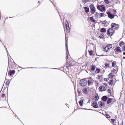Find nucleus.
<instances>
[{
    "label": "nucleus",
    "instance_id": "nucleus-6",
    "mask_svg": "<svg viewBox=\"0 0 125 125\" xmlns=\"http://www.w3.org/2000/svg\"><path fill=\"white\" fill-rule=\"evenodd\" d=\"M66 31L68 32L69 31L70 27L69 22L66 20L65 22Z\"/></svg>",
    "mask_w": 125,
    "mask_h": 125
},
{
    "label": "nucleus",
    "instance_id": "nucleus-40",
    "mask_svg": "<svg viewBox=\"0 0 125 125\" xmlns=\"http://www.w3.org/2000/svg\"><path fill=\"white\" fill-rule=\"evenodd\" d=\"M104 34L103 33L101 34L99 36V38H102L104 37Z\"/></svg>",
    "mask_w": 125,
    "mask_h": 125
},
{
    "label": "nucleus",
    "instance_id": "nucleus-61",
    "mask_svg": "<svg viewBox=\"0 0 125 125\" xmlns=\"http://www.w3.org/2000/svg\"><path fill=\"white\" fill-rule=\"evenodd\" d=\"M0 42H1V40H0Z\"/></svg>",
    "mask_w": 125,
    "mask_h": 125
},
{
    "label": "nucleus",
    "instance_id": "nucleus-8",
    "mask_svg": "<svg viewBox=\"0 0 125 125\" xmlns=\"http://www.w3.org/2000/svg\"><path fill=\"white\" fill-rule=\"evenodd\" d=\"M106 13L108 15V17L111 19H113L115 16V15L112 14L109 11H107Z\"/></svg>",
    "mask_w": 125,
    "mask_h": 125
},
{
    "label": "nucleus",
    "instance_id": "nucleus-10",
    "mask_svg": "<svg viewBox=\"0 0 125 125\" xmlns=\"http://www.w3.org/2000/svg\"><path fill=\"white\" fill-rule=\"evenodd\" d=\"M92 106L95 108H97L98 107V104L96 101L94 102L92 104Z\"/></svg>",
    "mask_w": 125,
    "mask_h": 125
},
{
    "label": "nucleus",
    "instance_id": "nucleus-46",
    "mask_svg": "<svg viewBox=\"0 0 125 125\" xmlns=\"http://www.w3.org/2000/svg\"><path fill=\"white\" fill-rule=\"evenodd\" d=\"M109 79L108 78H104V81H107L108 80H109Z\"/></svg>",
    "mask_w": 125,
    "mask_h": 125
},
{
    "label": "nucleus",
    "instance_id": "nucleus-4",
    "mask_svg": "<svg viewBox=\"0 0 125 125\" xmlns=\"http://www.w3.org/2000/svg\"><path fill=\"white\" fill-rule=\"evenodd\" d=\"M89 7L91 9V12L92 14H94L96 11V10L93 4H91L90 5Z\"/></svg>",
    "mask_w": 125,
    "mask_h": 125
},
{
    "label": "nucleus",
    "instance_id": "nucleus-56",
    "mask_svg": "<svg viewBox=\"0 0 125 125\" xmlns=\"http://www.w3.org/2000/svg\"><path fill=\"white\" fill-rule=\"evenodd\" d=\"M84 90H85H85H86V91H87V90H86V89H84Z\"/></svg>",
    "mask_w": 125,
    "mask_h": 125
},
{
    "label": "nucleus",
    "instance_id": "nucleus-16",
    "mask_svg": "<svg viewBox=\"0 0 125 125\" xmlns=\"http://www.w3.org/2000/svg\"><path fill=\"white\" fill-rule=\"evenodd\" d=\"M113 99L112 98H109L107 99V103L108 104L110 103L113 101Z\"/></svg>",
    "mask_w": 125,
    "mask_h": 125
},
{
    "label": "nucleus",
    "instance_id": "nucleus-3",
    "mask_svg": "<svg viewBox=\"0 0 125 125\" xmlns=\"http://www.w3.org/2000/svg\"><path fill=\"white\" fill-rule=\"evenodd\" d=\"M97 9L100 11L101 12L104 11L105 10V7L104 5H100L97 7Z\"/></svg>",
    "mask_w": 125,
    "mask_h": 125
},
{
    "label": "nucleus",
    "instance_id": "nucleus-21",
    "mask_svg": "<svg viewBox=\"0 0 125 125\" xmlns=\"http://www.w3.org/2000/svg\"><path fill=\"white\" fill-rule=\"evenodd\" d=\"M95 65H92L91 67V70L92 71H94L95 70Z\"/></svg>",
    "mask_w": 125,
    "mask_h": 125
},
{
    "label": "nucleus",
    "instance_id": "nucleus-11",
    "mask_svg": "<svg viewBox=\"0 0 125 125\" xmlns=\"http://www.w3.org/2000/svg\"><path fill=\"white\" fill-rule=\"evenodd\" d=\"M15 72L14 70H12L8 72V74L10 76H11L12 74H14Z\"/></svg>",
    "mask_w": 125,
    "mask_h": 125
},
{
    "label": "nucleus",
    "instance_id": "nucleus-29",
    "mask_svg": "<svg viewBox=\"0 0 125 125\" xmlns=\"http://www.w3.org/2000/svg\"><path fill=\"white\" fill-rule=\"evenodd\" d=\"M106 22V20L102 21H100V23H101L103 24H105Z\"/></svg>",
    "mask_w": 125,
    "mask_h": 125
},
{
    "label": "nucleus",
    "instance_id": "nucleus-52",
    "mask_svg": "<svg viewBox=\"0 0 125 125\" xmlns=\"http://www.w3.org/2000/svg\"><path fill=\"white\" fill-rule=\"evenodd\" d=\"M23 68V69H26V68Z\"/></svg>",
    "mask_w": 125,
    "mask_h": 125
},
{
    "label": "nucleus",
    "instance_id": "nucleus-64",
    "mask_svg": "<svg viewBox=\"0 0 125 125\" xmlns=\"http://www.w3.org/2000/svg\"><path fill=\"white\" fill-rule=\"evenodd\" d=\"M116 16H117V15H116Z\"/></svg>",
    "mask_w": 125,
    "mask_h": 125
},
{
    "label": "nucleus",
    "instance_id": "nucleus-13",
    "mask_svg": "<svg viewBox=\"0 0 125 125\" xmlns=\"http://www.w3.org/2000/svg\"><path fill=\"white\" fill-rule=\"evenodd\" d=\"M99 90L100 91H105L106 89L104 86H101L99 87Z\"/></svg>",
    "mask_w": 125,
    "mask_h": 125
},
{
    "label": "nucleus",
    "instance_id": "nucleus-19",
    "mask_svg": "<svg viewBox=\"0 0 125 125\" xmlns=\"http://www.w3.org/2000/svg\"><path fill=\"white\" fill-rule=\"evenodd\" d=\"M106 31V30L105 28H102L101 29L100 32H102L104 33Z\"/></svg>",
    "mask_w": 125,
    "mask_h": 125
},
{
    "label": "nucleus",
    "instance_id": "nucleus-37",
    "mask_svg": "<svg viewBox=\"0 0 125 125\" xmlns=\"http://www.w3.org/2000/svg\"><path fill=\"white\" fill-rule=\"evenodd\" d=\"M104 1L106 4H108L109 3V1L108 0H104Z\"/></svg>",
    "mask_w": 125,
    "mask_h": 125
},
{
    "label": "nucleus",
    "instance_id": "nucleus-49",
    "mask_svg": "<svg viewBox=\"0 0 125 125\" xmlns=\"http://www.w3.org/2000/svg\"><path fill=\"white\" fill-rule=\"evenodd\" d=\"M86 1L87 2H89L90 1V0H86Z\"/></svg>",
    "mask_w": 125,
    "mask_h": 125
},
{
    "label": "nucleus",
    "instance_id": "nucleus-1",
    "mask_svg": "<svg viewBox=\"0 0 125 125\" xmlns=\"http://www.w3.org/2000/svg\"><path fill=\"white\" fill-rule=\"evenodd\" d=\"M87 81L86 80V79L84 78L81 80L79 83L81 86H84L87 84Z\"/></svg>",
    "mask_w": 125,
    "mask_h": 125
},
{
    "label": "nucleus",
    "instance_id": "nucleus-27",
    "mask_svg": "<svg viewBox=\"0 0 125 125\" xmlns=\"http://www.w3.org/2000/svg\"><path fill=\"white\" fill-rule=\"evenodd\" d=\"M90 19L91 21L93 22H95V20L93 18V17H90Z\"/></svg>",
    "mask_w": 125,
    "mask_h": 125
},
{
    "label": "nucleus",
    "instance_id": "nucleus-60",
    "mask_svg": "<svg viewBox=\"0 0 125 125\" xmlns=\"http://www.w3.org/2000/svg\"><path fill=\"white\" fill-rule=\"evenodd\" d=\"M39 2H39V1H38V3H39Z\"/></svg>",
    "mask_w": 125,
    "mask_h": 125
},
{
    "label": "nucleus",
    "instance_id": "nucleus-39",
    "mask_svg": "<svg viewBox=\"0 0 125 125\" xmlns=\"http://www.w3.org/2000/svg\"><path fill=\"white\" fill-rule=\"evenodd\" d=\"M109 64L108 63H105V65L106 68L108 67H109Z\"/></svg>",
    "mask_w": 125,
    "mask_h": 125
},
{
    "label": "nucleus",
    "instance_id": "nucleus-33",
    "mask_svg": "<svg viewBox=\"0 0 125 125\" xmlns=\"http://www.w3.org/2000/svg\"><path fill=\"white\" fill-rule=\"evenodd\" d=\"M99 15V13L97 12H96L95 14V17L96 18H98Z\"/></svg>",
    "mask_w": 125,
    "mask_h": 125
},
{
    "label": "nucleus",
    "instance_id": "nucleus-43",
    "mask_svg": "<svg viewBox=\"0 0 125 125\" xmlns=\"http://www.w3.org/2000/svg\"><path fill=\"white\" fill-rule=\"evenodd\" d=\"M106 117L107 118H109L110 116L108 114H106Z\"/></svg>",
    "mask_w": 125,
    "mask_h": 125
},
{
    "label": "nucleus",
    "instance_id": "nucleus-38",
    "mask_svg": "<svg viewBox=\"0 0 125 125\" xmlns=\"http://www.w3.org/2000/svg\"><path fill=\"white\" fill-rule=\"evenodd\" d=\"M12 63L11 61H8V66L10 65L11 66H12Z\"/></svg>",
    "mask_w": 125,
    "mask_h": 125
},
{
    "label": "nucleus",
    "instance_id": "nucleus-32",
    "mask_svg": "<svg viewBox=\"0 0 125 125\" xmlns=\"http://www.w3.org/2000/svg\"><path fill=\"white\" fill-rule=\"evenodd\" d=\"M100 71V69L99 68H96V72L97 73H99Z\"/></svg>",
    "mask_w": 125,
    "mask_h": 125
},
{
    "label": "nucleus",
    "instance_id": "nucleus-55",
    "mask_svg": "<svg viewBox=\"0 0 125 125\" xmlns=\"http://www.w3.org/2000/svg\"><path fill=\"white\" fill-rule=\"evenodd\" d=\"M84 1H85V3H86V2H86V0H85Z\"/></svg>",
    "mask_w": 125,
    "mask_h": 125
},
{
    "label": "nucleus",
    "instance_id": "nucleus-36",
    "mask_svg": "<svg viewBox=\"0 0 125 125\" xmlns=\"http://www.w3.org/2000/svg\"><path fill=\"white\" fill-rule=\"evenodd\" d=\"M108 92L109 94V95H111V91L110 89H108Z\"/></svg>",
    "mask_w": 125,
    "mask_h": 125
},
{
    "label": "nucleus",
    "instance_id": "nucleus-2",
    "mask_svg": "<svg viewBox=\"0 0 125 125\" xmlns=\"http://www.w3.org/2000/svg\"><path fill=\"white\" fill-rule=\"evenodd\" d=\"M115 33L114 29L112 28H110L108 29L107 31V34L109 36H112Z\"/></svg>",
    "mask_w": 125,
    "mask_h": 125
},
{
    "label": "nucleus",
    "instance_id": "nucleus-54",
    "mask_svg": "<svg viewBox=\"0 0 125 125\" xmlns=\"http://www.w3.org/2000/svg\"><path fill=\"white\" fill-rule=\"evenodd\" d=\"M67 107H68V106H69V105H68V104H67Z\"/></svg>",
    "mask_w": 125,
    "mask_h": 125
},
{
    "label": "nucleus",
    "instance_id": "nucleus-63",
    "mask_svg": "<svg viewBox=\"0 0 125 125\" xmlns=\"http://www.w3.org/2000/svg\"><path fill=\"white\" fill-rule=\"evenodd\" d=\"M116 16H117V15H116Z\"/></svg>",
    "mask_w": 125,
    "mask_h": 125
},
{
    "label": "nucleus",
    "instance_id": "nucleus-31",
    "mask_svg": "<svg viewBox=\"0 0 125 125\" xmlns=\"http://www.w3.org/2000/svg\"><path fill=\"white\" fill-rule=\"evenodd\" d=\"M100 16L101 17H102L103 16H104L105 14V13H100Z\"/></svg>",
    "mask_w": 125,
    "mask_h": 125
},
{
    "label": "nucleus",
    "instance_id": "nucleus-9",
    "mask_svg": "<svg viewBox=\"0 0 125 125\" xmlns=\"http://www.w3.org/2000/svg\"><path fill=\"white\" fill-rule=\"evenodd\" d=\"M98 104L100 108H101L104 107L105 106L104 103L101 101L98 102Z\"/></svg>",
    "mask_w": 125,
    "mask_h": 125
},
{
    "label": "nucleus",
    "instance_id": "nucleus-35",
    "mask_svg": "<svg viewBox=\"0 0 125 125\" xmlns=\"http://www.w3.org/2000/svg\"><path fill=\"white\" fill-rule=\"evenodd\" d=\"M88 51L89 53V55H92L93 54H92L93 51L91 50L90 51L88 50Z\"/></svg>",
    "mask_w": 125,
    "mask_h": 125
},
{
    "label": "nucleus",
    "instance_id": "nucleus-41",
    "mask_svg": "<svg viewBox=\"0 0 125 125\" xmlns=\"http://www.w3.org/2000/svg\"><path fill=\"white\" fill-rule=\"evenodd\" d=\"M116 62L115 61H113L112 63V66L113 67H114L115 66V63Z\"/></svg>",
    "mask_w": 125,
    "mask_h": 125
},
{
    "label": "nucleus",
    "instance_id": "nucleus-24",
    "mask_svg": "<svg viewBox=\"0 0 125 125\" xmlns=\"http://www.w3.org/2000/svg\"><path fill=\"white\" fill-rule=\"evenodd\" d=\"M113 79L110 80L108 82V83L109 85H112L113 84Z\"/></svg>",
    "mask_w": 125,
    "mask_h": 125
},
{
    "label": "nucleus",
    "instance_id": "nucleus-42",
    "mask_svg": "<svg viewBox=\"0 0 125 125\" xmlns=\"http://www.w3.org/2000/svg\"><path fill=\"white\" fill-rule=\"evenodd\" d=\"M123 51H125V45H124L122 48Z\"/></svg>",
    "mask_w": 125,
    "mask_h": 125
},
{
    "label": "nucleus",
    "instance_id": "nucleus-25",
    "mask_svg": "<svg viewBox=\"0 0 125 125\" xmlns=\"http://www.w3.org/2000/svg\"><path fill=\"white\" fill-rule=\"evenodd\" d=\"M83 100H81L79 101V105L81 106H82L83 105Z\"/></svg>",
    "mask_w": 125,
    "mask_h": 125
},
{
    "label": "nucleus",
    "instance_id": "nucleus-62",
    "mask_svg": "<svg viewBox=\"0 0 125 125\" xmlns=\"http://www.w3.org/2000/svg\"><path fill=\"white\" fill-rule=\"evenodd\" d=\"M116 16H117V15H116Z\"/></svg>",
    "mask_w": 125,
    "mask_h": 125
},
{
    "label": "nucleus",
    "instance_id": "nucleus-26",
    "mask_svg": "<svg viewBox=\"0 0 125 125\" xmlns=\"http://www.w3.org/2000/svg\"><path fill=\"white\" fill-rule=\"evenodd\" d=\"M124 42L123 41H121L120 42L119 45L120 47H121L122 45H124Z\"/></svg>",
    "mask_w": 125,
    "mask_h": 125
},
{
    "label": "nucleus",
    "instance_id": "nucleus-14",
    "mask_svg": "<svg viewBox=\"0 0 125 125\" xmlns=\"http://www.w3.org/2000/svg\"><path fill=\"white\" fill-rule=\"evenodd\" d=\"M110 50L109 49L108 46L107 45L103 49V51L104 52H107L109 51Z\"/></svg>",
    "mask_w": 125,
    "mask_h": 125
},
{
    "label": "nucleus",
    "instance_id": "nucleus-58",
    "mask_svg": "<svg viewBox=\"0 0 125 125\" xmlns=\"http://www.w3.org/2000/svg\"><path fill=\"white\" fill-rule=\"evenodd\" d=\"M8 17H7L6 18V19H8Z\"/></svg>",
    "mask_w": 125,
    "mask_h": 125
},
{
    "label": "nucleus",
    "instance_id": "nucleus-48",
    "mask_svg": "<svg viewBox=\"0 0 125 125\" xmlns=\"http://www.w3.org/2000/svg\"><path fill=\"white\" fill-rule=\"evenodd\" d=\"M113 12H114L115 14H116V11L115 10H113Z\"/></svg>",
    "mask_w": 125,
    "mask_h": 125
},
{
    "label": "nucleus",
    "instance_id": "nucleus-51",
    "mask_svg": "<svg viewBox=\"0 0 125 125\" xmlns=\"http://www.w3.org/2000/svg\"><path fill=\"white\" fill-rule=\"evenodd\" d=\"M123 55H125V52H124L123 53Z\"/></svg>",
    "mask_w": 125,
    "mask_h": 125
},
{
    "label": "nucleus",
    "instance_id": "nucleus-15",
    "mask_svg": "<svg viewBox=\"0 0 125 125\" xmlns=\"http://www.w3.org/2000/svg\"><path fill=\"white\" fill-rule=\"evenodd\" d=\"M108 98V97L106 96L105 95L102 97V98L101 99L104 102H105L107 99Z\"/></svg>",
    "mask_w": 125,
    "mask_h": 125
},
{
    "label": "nucleus",
    "instance_id": "nucleus-28",
    "mask_svg": "<svg viewBox=\"0 0 125 125\" xmlns=\"http://www.w3.org/2000/svg\"><path fill=\"white\" fill-rule=\"evenodd\" d=\"M108 46L109 50H110V49H111L112 47V44H108L107 45Z\"/></svg>",
    "mask_w": 125,
    "mask_h": 125
},
{
    "label": "nucleus",
    "instance_id": "nucleus-50",
    "mask_svg": "<svg viewBox=\"0 0 125 125\" xmlns=\"http://www.w3.org/2000/svg\"><path fill=\"white\" fill-rule=\"evenodd\" d=\"M6 51H7V54H8V51L7 50V49L6 48Z\"/></svg>",
    "mask_w": 125,
    "mask_h": 125
},
{
    "label": "nucleus",
    "instance_id": "nucleus-30",
    "mask_svg": "<svg viewBox=\"0 0 125 125\" xmlns=\"http://www.w3.org/2000/svg\"><path fill=\"white\" fill-rule=\"evenodd\" d=\"M117 72L116 70L115 69H114L112 71L111 73H112L113 74V73H114L115 74L116 73H117Z\"/></svg>",
    "mask_w": 125,
    "mask_h": 125
},
{
    "label": "nucleus",
    "instance_id": "nucleus-5",
    "mask_svg": "<svg viewBox=\"0 0 125 125\" xmlns=\"http://www.w3.org/2000/svg\"><path fill=\"white\" fill-rule=\"evenodd\" d=\"M65 40L66 41V43H65V46H66V59H68V54L69 53V52L68 51V44H67V40L66 38L65 39Z\"/></svg>",
    "mask_w": 125,
    "mask_h": 125
},
{
    "label": "nucleus",
    "instance_id": "nucleus-20",
    "mask_svg": "<svg viewBox=\"0 0 125 125\" xmlns=\"http://www.w3.org/2000/svg\"><path fill=\"white\" fill-rule=\"evenodd\" d=\"M108 76L110 78H112L114 76V75L112 73H110L108 75Z\"/></svg>",
    "mask_w": 125,
    "mask_h": 125
},
{
    "label": "nucleus",
    "instance_id": "nucleus-23",
    "mask_svg": "<svg viewBox=\"0 0 125 125\" xmlns=\"http://www.w3.org/2000/svg\"><path fill=\"white\" fill-rule=\"evenodd\" d=\"M67 65L68 67H71V66H73V65L72 64V63H71L70 62H69L67 63Z\"/></svg>",
    "mask_w": 125,
    "mask_h": 125
},
{
    "label": "nucleus",
    "instance_id": "nucleus-59",
    "mask_svg": "<svg viewBox=\"0 0 125 125\" xmlns=\"http://www.w3.org/2000/svg\"><path fill=\"white\" fill-rule=\"evenodd\" d=\"M78 93H79V92L78 91Z\"/></svg>",
    "mask_w": 125,
    "mask_h": 125
},
{
    "label": "nucleus",
    "instance_id": "nucleus-53",
    "mask_svg": "<svg viewBox=\"0 0 125 125\" xmlns=\"http://www.w3.org/2000/svg\"><path fill=\"white\" fill-rule=\"evenodd\" d=\"M123 59H125V57H123Z\"/></svg>",
    "mask_w": 125,
    "mask_h": 125
},
{
    "label": "nucleus",
    "instance_id": "nucleus-17",
    "mask_svg": "<svg viewBox=\"0 0 125 125\" xmlns=\"http://www.w3.org/2000/svg\"><path fill=\"white\" fill-rule=\"evenodd\" d=\"M85 10V12L87 13H88L89 12V9L88 7H84V8Z\"/></svg>",
    "mask_w": 125,
    "mask_h": 125
},
{
    "label": "nucleus",
    "instance_id": "nucleus-57",
    "mask_svg": "<svg viewBox=\"0 0 125 125\" xmlns=\"http://www.w3.org/2000/svg\"><path fill=\"white\" fill-rule=\"evenodd\" d=\"M12 17H9V18H12Z\"/></svg>",
    "mask_w": 125,
    "mask_h": 125
},
{
    "label": "nucleus",
    "instance_id": "nucleus-18",
    "mask_svg": "<svg viewBox=\"0 0 125 125\" xmlns=\"http://www.w3.org/2000/svg\"><path fill=\"white\" fill-rule=\"evenodd\" d=\"M94 96V99L95 100V101H98L99 98L98 95V94H96Z\"/></svg>",
    "mask_w": 125,
    "mask_h": 125
},
{
    "label": "nucleus",
    "instance_id": "nucleus-22",
    "mask_svg": "<svg viewBox=\"0 0 125 125\" xmlns=\"http://www.w3.org/2000/svg\"><path fill=\"white\" fill-rule=\"evenodd\" d=\"M98 79L100 80L101 82H102L103 79V77L102 75L99 76L98 77Z\"/></svg>",
    "mask_w": 125,
    "mask_h": 125
},
{
    "label": "nucleus",
    "instance_id": "nucleus-45",
    "mask_svg": "<svg viewBox=\"0 0 125 125\" xmlns=\"http://www.w3.org/2000/svg\"><path fill=\"white\" fill-rule=\"evenodd\" d=\"M10 82H6V83L5 84L6 85H9L10 84Z\"/></svg>",
    "mask_w": 125,
    "mask_h": 125
},
{
    "label": "nucleus",
    "instance_id": "nucleus-12",
    "mask_svg": "<svg viewBox=\"0 0 125 125\" xmlns=\"http://www.w3.org/2000/svg\"><path fill=\"white\" fill-rule=\"evenodd\" d=\"M114 51L115 52H122L121 48L119 47H118L116 48L114 50Z\"/></svg>",
    "mask_w": 125,
    "mask_h": 125
},
{
    "label": "nucleus",
    "instance_id": "nucleus-34",
    "mask_svg": "<svg viewBox=\"0 0 125 125\" xmlns=\"http://www.w3.org/2000/svg\"><path fill=\"white\" fill-rule=\"evenodd\" d=\"M87 82H88V86H90L92 84L91 82H90L89 80H88Z\"/></svg>",
    "mask_w": 125,
    "mask_h": 125
},
{
    "label": "nucleus",
    "instance_id": "nucleus-7",
    "mask_svg": "<svg viewBox=\"0 0 125 125\" xmlns=\"http://www.w3.org/2000/svg\"><path fill=\"white\" fill-rule=\"evenodd\" d=\"M112 28L113 29H115L118 27V24L114 23H112L111 25Z\"/></svg>",
    "mask_w": 125,
    "mask_h": 125
},
{
    "label": "nucleus",
    "instance_id": "nucleus-47",
    "mask_svg": "<svg viewBox=\"0 0 125 125\" xmlns=\"http://www.w3.org/2000/svg\"><path fill=\"white\" fill-rule=\"evenodd\" d=\"M5 94H2V95H1V97H2V98H4L5 96Z\"/></svg>",
    "mask_w": 125,
    "mask_h": 125
},
{
    "label": "nucleus",
    "instance_id": "nucleus-44",
    "mask_svg": "<svg viewBox=\"0 0 125 125\" xmlns=\"http://www.w3.org/2000/svg\"><path fill=\"white\" fill-rule=\"evenodd\" d=\"M111 121L113 123H114V121H115V119H111Z\"/></svg>",
    "mask_w": 125,
    "mask_h": 125
}]
</instances>
